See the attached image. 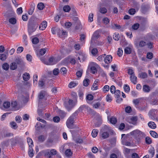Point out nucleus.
Wrapping results in <instances>:
<instances>
[{"mask_svg":"<svg viewBox=\"0 0 158 158\" xmlns=\"http://www.w3.org/2000/svg\"><path fill=\"white\" fill-rule=\"evenodd\" d=\"M102 21L105 24H107L110 22V20L107 17H105L103 19Z\"/></svg>","mask_w":158,"mask_h":158,"instance_id":"60","label":"nucleus"},{"mask_svg":"<svg viewBox=\"0 0 158 158\" xmlns=\"http://www.w3.org/2000/svg\"><path fill=\"white\" fill-rule=\"evenodd\" d=\"M60 29L56 28H52L51 31L52 33L55 34L56 33V32L59 31Z\"/></svg>","mask_w":158,"mask_h":158,"instance_id":"57","label":"nucleus"},{"mask_svg":"<svg viewBox=\"0 0 158 158\" xmlns=\"http://www.w3.org/2000/svg\"><path fill=\"white\" fill-rule=\"evenodd\" d=\"M148 125L151 128L155 129L156 127V125L153 122H150L148 123Z\"/></svg>","mask_w":158,"mask_h":158,"instance_id":"25","label":"nucleus"},{"mask_svg":"<svg viewBox=\"0 0 158 158\" xmlns=\"http://www.w3.org/2000/svg\"><path fill=\"white\" fill-rule=\"evenodd\" d=\"M35 9V7L33 6H32L30 8V9L29 11V14L30 15H31L34 11Z\"/></svg>","mask_w":158,"mask_h":158,"instance_id":"59","label":"nucleus"},{"mask_svg":"<svg viewBox=\"0 0 158 158\" xmlns=\"http://www.w3.org/2000/svg\"><path fill=\"white\" fill-rule=\"evenodd\" d=\"M115 97L117 98H118L120 95V91L119 90H116L114 93Z\"/></svg>","mask_w":158,"mask_h":158,"instance_id":"49","label":"nucleus"},{"mask_svg":"<svg viewBox=\"0 0 158 158\" xmlns=\"http://www.w3.org/2000/svg\"><path fill=\"white\" fill-rule=\"evenodd\" d=\"M44 82L43 79H41L38 82V85L39 87H42L44 86Z\"/></svg>","mask_w":158,"mask_h":158,"instance_id":"53","label":"nucleus"},{"mask_svg":"<svg viewBox=\"0 0 158 158\" xmlns=\"http://www.w3.org/2000/svg\"><path fill=\"white\" fill-rule=\"evenodd\" d=\"M73 120L74 119L70 117L66 121V125L69 128L72 129L73 128Z\"/></svg>","mask_w":158,"mask_h":158,"instance_id":"9","label":"nucleus"},{"mask_svg":"<svg viewBox=\"0 0 158 158\" xmlns=\"http://www.w3.org/2000/svg\"><path fill=\"white\" fill-rule=\"evenodd\" d=\"M78 112L77 111H76L73 113L70 117L73 119L76 118L78 114Z\"/></svg>","mask_w":158,"mask_h":158,"instance_id":"58","label":"nucleus"},{"mask_svg":"<svg viewBox=\"0 0 158 158\" xmlns=\"http://www.w3.org/2000/svg\"><path fill=\"white\" fill-rule=\"evenodd\" d=\"M90 64L91 66H92L93 67H95V68H99V66L96 63L94 62H92L90 63Z\"/></svg>","mask_w":158,"mask_h":158,"instance_id":"63","label":"nucleus"},{"mask_svg":"<svg viewBox=\"0 0 158 158\" xmlns=\"http://www.w3.org/2000/svg\"><path fill=\"white\" fill-rule=\"evenodd\" d=\"M110 87L108 85H105L103 88V90L105 93H106L109 91Z\"/></svg>","mask_w":158,"mask_h":158,"instance_id":"44","label":"nucleus"},{"mask_svg":"<svg viewBox=\"0 0 158 158\" xmlns=\"http://www.w3.org/2000/svg\"><path fill=\"white\" fill-rule=\"evenodd\" d=\"M123 54V51L121 48H119L118 49V51H117V54L118 55L119 57H121L122 56Z\"/></svg>","mask_w":158,"mask_h":158,"instance_id":"48","label":"nucleus"},{"mask_svg":"<svg viewBox=\"0 0 158 158\" xmlns=\"http://www.w3.org/2000/svg\"><path fill=\"white\" fill-rule=\"evenodd\" d=\"M137 77L135 74L131 75L130 77V79L131 82L134 84L137 83Z\"/></svg>","mask_w":158,"mask_h":158,"instance_id":"17","label":"nucleus"},{"mask_svg":"<svg viewBox=\"0 0 158 158\" xmlns=\"http://www.w3.org/2000/svg\"><path fill=\"white\" fill-rule=\"evenodd\" d=\"M149 8L145 6L142 5L141 8L142 12L144 14L146 13L148 10Z\"/></svg>","mask_w":158,"mask_h":158,"instance_id":"26","label":"nucleus"},{"mask_svg":"<svg viewBox=\"0 0 158 158\" xmlns=\"http://www.w3.org/2000/svg\"><path fill=\"white\" fill-rule=\"evenodd\" d=\"M65 153L67 156H71L73 154V153L70 149H67L65 151Z\"/></svg>","mask_w":158,"mask_h":158,"instance_id":"29","label":"nucleus"},{"mask_svg":"<svg viewBox=\"0 0 158 158\" xmlns=\"http://www.w3.org/2000/svg\"><path fill=\"white\" fill-rule=\"evenodd\" d=\"M74 95L75 96V99L74 100L69 99L68 101V103H64V105L65 108L68 110H69L73 107L75 106L77 103V101L76 99L77 94L74 93Z\"/></svg>","mask_w":158,"mask_h":158,"instance_id":"3","label":"nucleus"},{"mask_svg":"<svg viewBox=\"0 0 158 158\" xmlns=\"http://www.w3.org/2000/svg\"><path fill=\"white\" fill-rule=\"evenodd\" d=\"M56 63L55 59L53 57H50L48 60V61L46 63V64L48 65H52Z\"/></svg>","mask_w":158,"mask_h":158,"instance_id":"14","label":"nucleus"},{"mask_svg":"<svg viewBox=\"0 0 158 158\" xmlns=\"http://www.w3.org/2000/svg\"><path fill=\"white\" fill-rule=\"evenodd\" d=\"M9 22L11 24H15L16 22V20L14 18H11L9 19Z\"/></svg>","mask_w":158,"mask_h":158,"instance_id":"42","label":"nucleus"},{"mask_svg":"<svg viewBox=\"0 0 158 158\" xmlns=\"http://www.w3.org/2000/svg\"><path fill=\"white\" fill-rule=\"evenodd\" d=\"M61 73L63 74H66L67 72V70L65 67L61 68L60 69Z\"/></svg>","mask_w":158,"mask_h":158,"instance_id":"55","label":"nucleus"},{"mask_svg":"<svg viewBox=\"0 0 158 158\" xmlns=\"http://www.w3.org/2000/svg\"><path fill=\"white\" fill-rule=\"evenodd\" d=\"M156 110L155 109L151 110L149 113V116L150 118L154 120L156 119Z\"/></svg>","mask_w":158,"mask_h":158,"instance_id":"11","label":"nucleus"},{"mask_svg":"<svg viewBox=\"0 0 158 158\" xmlns=\"http://www.w3.org/2000/svg\"><path fill=\"white\" fill-rule=\"evenodd\" d=\"M30 77L29 74L27 73H24L23 75V79L25 81H27L28 80Z\"/></svg>","mask_w":158,"mask_h":158,"instance_id":"23","label":"nucleus"},{"mask_svg":"<svg viewBox=\"0 0 158 158\" xmlns=\"http://www.w3.org/2000/svg\"><path fill=\"white\" fill-rule=\"evenodd\" d=\"M113 131L111 128L108 126L105 125L103 127V129H102L101 132V133L102 137L104 139L108 138L109 136V132H113Z\"/></svg>","mask_w":158,"mask_h":158,"instance_id":"1","label":"nucleus"},{"mask_svg":"<svg viewBox=\"0 0 158 158\" xmlns=\"http://www.w3.org/2000/svg\"><path fill=\"white\" fill-rule=\"evenodd\" d=\"M110 122L111 123L115 124L117 122V118L115 117H112L110 119Z\"/></svg>","mask_w":158,"mask_h":158,"instance_id":"30","label":"nucleus"},{"mask_svg":"<svg viewBox=\"0 0 158 158\" xmlns=\"http://www.w3.org/2000/svg\"><path fill=\"white\" fill-rule=\"evenodd\" d=\"M11 106L13 108V109L14 110H18L19 108L17 107V103L16 101H14L12 102L11 103Z\"/></svg>","mask_w":158,"mask_h":158,"instance_id":"19","label":"nucleus"},{"mask_svg":"<svg viewBox=\"0 0 158 158\" xmlns=\"http://www.w3.org/2000/svg\"><path fill=\"white\" fill-rule=\"evenodd\" d=\"M15 120L17 122L20 123L21 122L22 118L19 116H17L15 118Z\"/></svg>","mask_w":158,"mask_h":158,"instance_id":"62","label":"nucleus"},{"mask_svg":"<svg viewBox=\"0 0 158 158\" xmlns=\"http://www.w3.org/2000/svg\"><path fill=\"white\" fill-rule=\"evenodd\" d=\"M2 67L4 70H7L9 68V65L7 63H5L2 65Z\"/></svg>","mask_w":158,"mask_h":158,"instance_id":"46","label":"nucleus"},{"mask_svg":"<svg viewBox=\"0 0 158 158\" xmlns=\"http://www.w3.org/2000/svg\"><path fill=\"white\" fill-rule=\"evenodd\" d=\"M33 147H31L29 148L28 151V155L30 157H32L33 156L34 154L33 153Z\"/></svg>","mask_w":158,"mask_h":158,"instance_id":"32","label":"nucleus"},{"mask_svg":"<svg viewBox=\"0 0 158 158\" xmlns=\"http://www.w3.org/2000/svg\"><path fill=\"white\" fill-rule=\"evenodd\" d=\"M89 80L88 78L85 79L83 82V85L85 86H87L89 83Z\"/></svg>","mask_w":158,"mask_h":158,"instance_id":"34","label":"nucleus"},{"mask_svg":"<svg viewBox=\"0 0 158 158\" xmlns=\"http://www.w3.org/2000/svg\"><path fill=\"white\" fill-rule=\"evenodd\" d=\"M38 8L40 10H43L44 7V5L43 3L40 2L37 5Z\"/></svg>","mask_w":158,"mask_h":158,"instance_id":"41","label":"nucleus"},{"mask_svg":"<svg viewBox=\"0 0 158 158\" xmlns=\"http://www.w3.org/2000/svg\"><path fill=\"white\" fill-rule=\"evenodd\" d=\"M48 94L45 91H41L39 93L38 96L39 98L38 106L41 107V102L42 100L44 101L45 100L46 98V97L48 96Z\"/></svg>","mask_w":158,"mask_h":158,"instance_id":"4","label":"nucleus"},{"mask_svg":"<svg viewBox=\"0 0 158 158\" xmlns=\"http://www.w3.org/2000/svg\"><path fill=\"white\" fill-rule=\"evenodd\" d=\"M38 76L37 75L35 74L33 77V81L34 85H36L37 82Z\"/></svg>","mask_w":158,"mask_h":158,"instance_id":"47","label":"nucleus"},{"mask_svg":"<svg viewBox=\"0 0 158 158\" xmlns=\"http://www.w3.org/2000/svg\"><path fill=\"white\" fill-rule=\"evenodd\" d=\"M124 90L126 93H128L130 91V88L127 85H125L124 86Z\"/></svg>","mask_w":158,"mask_h":158,"instance_id":"39","label":"nucleus"},{"mask_svg":"<svg viewBox=\"0 0 158 158\" xmlns=\"http://www.w3.org/2000/svg\"><path fill=\"white\" fill-rule=\"evenodd\" d=\"M99 11L101 13L105 14L107 12V10L105 7H102L100 8Z\"/></svg>","mask_w":158,"mask_h":158,"instance_id":"37","label":"nucleus"},{"mask_svg":"<svg viewBox=\"0 0 158 158\" xmlns=\"http://www.w3.org/2000/svg\"><path fill=\"white\" fill-rule=\"evenodd\" d=\"M94 98L93 96L91 94H88L86 97V99L87 101H91Z\"/></svg>","mask_w":158,"mask_h":158,"instance_id":"43","label":"nucleus"},{"mask_svg":"<svg viewBox=\"0 0 158 158\" xmlns=\"http://www.w3.org/2000/svg\"><path fill=\"white\" fill-rule=\"evenodd\" d=\"M47 50V48L41 49L39 50H36V53L38 56H41L44 55L45 53Z\"/></svg>","mask_w":158,"mask_h":158,"instance_id":"10","label":"nucleus"},{"mask_svg":"<svg viewBox=\"0 0 158 158\" xmlns=\"http://www.w3.org/2000/svg\"><path fill=\"white\" fill-rule=\"evenodd\" d=\"M125 135L123 134L122 135V142L123 145H125L126 146H131V143L130 142L128 141H125L123 139V136H125Z\"/></svg>","mask_w":158,"mask_h":158,"instance_id":"18","label":"nucleus"},{"mask_svg":"<svg viewBox=\"0 0 158 158\" xmlns=\"http://www.w3.org/2000/svg\"><path fill=\"white\" fill-rule=\"evenodd\" d=\"M98 130L97 129H94L93 130L92 132V135L93 137H96L98 135Z\"/></svg>","mask_w":158,"mask_h":158,"instance_id":"31","label":"nucleus"},{"mask_svg":"<svg viewBox=\"0 0 158 158\" xmlns=\"http://www.w3.org/2000/svg\"><path fill=\"white\" fill-rule=\"evenodd\" d=\"M99 80L98 79H97L94 81L91 88L92 90H95L98 89V83L99 82Z\"/></svg>","mask_w":158,"mask_h":158,"instance_id":"13","label":"nucleus"},{"mask_svg":"<svg viewBox=\"0 0 158 158\" xmlns=\"http://www.w3.org/2000/svg\"><path fill=\"white\" fill-rule=\"evenodd\" d=\"M116 90H115V87L114 85H112L110 88V91L112 94H114Z\"/></svg>","mask_w":158,"mask_h":158,"instance_id":"61","label":"nucleus"},{"mask_svg":"<svg viewBox=\"0 0 158 158\" xmlns=\"http://www.w3.org/2000/svg\"><path fill=\"white\" fill-rule=\"evenodd\" d=\"M112 57L111 55H107L104 56V61L107 64H109L112 61Z\"/></svg>","mask_w":158,"mask_h":158,"instance_id":"12","label":"nucleus"},{"mask_svg":"<svg viewBox=\"0 0 158 158\" xmlns=\"http://www.w3.org/2000/svg\"><path fill=\"white\" fill-rule=\"evenodd\" d=\"M98 68H95L91 66L90 68L91 72L93 74H95L97 72V69Z\"/></svg>","mask_w":158,"mask_h":158,"instance_id":"50","label":"nucleus"},{"mask_svg":"<svg viewBox=\"0 0 158 158\" xmlns=\"http://www.w3.org/2000/svg\"><path fill=\"white\" fill-rule=\"evenodd\" d=\"M138 77L144 79L147 77V74L145 72H142L139 74Z\"/></svg>","mask_w":158,"mask_h":158,"instance_id":"27","label":"nucleus"},{"mask_svg":"<svg viewBox=\"0 0 158 158\" xmlns=\"http://www.w3.org/2000/svg\"><path fill=\"white\" fill-rule=\"evenodd\" d=\"M57 152L55 149H52L51 150H46L44 152V155L48 158H50L53 156L57 154Z\"/></svg>","mask_w":158,"mask_h":158,"instance_id":"5","label":"nucleus"},{"mask_svg":"<svg viewBox=\"0 0 158 158\" xmlns=\"http://www.w3.org/2000/svg\"><path fill=\"white\" fill-rule=\"evenodd\" d=\"M148 152L150 154L151 157H152L155 154V151L154 148L151 147L148 150Z\"/></svg>","mask_w":158,"mask_h":158,"instance_id":"24","label":"nucleus"},{"mask_svg":"<svg viewBox=\"0 0 158 158\" xmlns=\"http://www.w3.org/2000/svg\"><path fill=\"white\" fill-rule=\"evenodd\" d=\"M27 141L29 148L34 146L33 141L31 138L29 137L27 138Z\"/></svg>","mask_w":158,"mask_h":158,"instance_id":"22","label":"nucleus"},{"mask_svg":"<svg viewBox=\"0 0 158 158\" xmlns=\"http://www.w3.org/2000/svg\"><path fill=\"white\" fill-rule=\"evenodd\" d=\"M71 9L70 7L68 5L64 6L63 7V10L65 12H69Z\"/></svg>","mask_w":158,"mask_h":158,"instance_id":"45","label":"nucleus"},{"mask_svg":"<svg viewBox=\"0 0 158 158\" xmlns=\"http://www.w3.org/2000/svg\"><path fill=\"white\" fill-rule=\"evenodd\" d=\"M137 118L136 117H132L127 118V121L130 123L136 125L137 123Z\"/></svg>","mask_w":158,"mask_h":158,"instance_id":"8","label":"nucleus"},{"mask_svg":"<svg viewBox=\"0 0 158 158\" xmlns=\"http://www.w3.org/2000/svg\"><path fill=\"white\" fill-rule=\"evenodd\" d=\"M129 13L130 15H133L135 12V10L134 9H131L129 10Z\"/></svg>","mask_w":158,"mask_h":158,"instance_id":"64","label":"nucleus"},{"mask_svg":"<svg viewBox=\"0 0 158 158\" xmlns=\"http://www.w3.org/2000/svg\"><path fill=\"white\" fill-rule=\"evenodd\" d=\"M7 58V56L4 54H0V59L2 61L5 60Z\"/></svg>","mask_w":158,"mask_h":158,"instance_id":"40","label":"nucleus"},{"mask_svg":"<svg viewBox=\"0 0 158 158\" xmlns=\"http://www.w3.org/2000/svg\"><path fill=\"white\" fill-rule=\"evenodd\" d=\"M124 153L126 156L129 155L130 154V149L127 148H124Z\"/></svg>","mask_w":158,"mask_h":158,"instance_id":"52","label":"nucleus"},{"mask_svg":"<svg viewBox=\"0 0 158 158\" xmlns=\"http://www.w3.org/2000/svg\"><path fill=\"white\" fill-rule=\"evenodd\" d=\"M93 14L91 13L89 14L88 17V21L89 22H92L93 20Z\"/></svg>","mask_w":158,"mask_h":158,"instance_id":"56","label":"nucleus"},{"mask_svg":"<svg viewBox=\"0 0 158 158\" xmlns=\"http://www.w3.org/2000/svg\"><path fill=\"white\" fill-rule=\"evenodd\" d=\"M129 134L138 142L139 141L140 139L143 135L142 132L138 129L132 131Z\"/></svg>","mask_w":158,"mask_h":158,"instance_id":"2","label":"nucleus"},{"mask_svg":"<svg viewBox=\"0 0 158 158\" xmlns=\"http://www.w3.org/2000/svg\"><path fill=\"white\" fill-rule=\"evenodd\" d=\"M105 56H106V54H104L102 55L99 56L97 58V59L99 61H102L103 60L104 61V58Z\"/></svg>","mask_w":158,"mask_h":158,"instance_id":"51","label":"nucleus"},{"mask_svg":"<svg viewBox=\"0 0 158 158\" xmlns=\"http://www.w3.org/2000/svg\"><path fill=\"white\" fill-rule=\"evenodd\" d=\"M32 43L34 44H36L39 42V40L37 37H35L32 40Z\"/></svg>","mask_w":158,"mask_h":158,"instance_id":"54","label":"nucleus"},{"mask_svg":"<svg viewBox=\"0 0 158 158\" xmlns=\"http://www.w3.org/2000/svg\"><path fill=\"white\" fill-rule=\"evenodd\" d=\"M17 65L16 62H13L10 65V68L11 69L14 70L17 68Z\"/></svg>","mask_w":158,"mask_h":158,"instance_id":"35","label":"nucleus"},{"mask_svg":"<svg viewBox=\"0 0 158 158\" xmlns=\"http://www.w3.org/2000/svg\"><path fill=\"white\" fill-rule=\"evenodd\" d=\"M15 62L20 67H22L24 65V63L23 60L19 59H17L15 60Z\"/></svg>","mask_w":158,"mask_h":158,"instance_id":"16","label":"nucleus"},{"mask_svg":"<svg viewBox=\"0 0 158 158\" xmlns=\"http://www.w3.org/2000/svg\"><path fill=\"white\" fill-rule=\"evenodd\" d=\"M86 57V56L85 54H81L79 55L77 59L80 61H81V60L83 61L85 59Z\"/></svg>","mask_w":158,"mask_h":158,"instance_id":"21","label":"nucleus"},{"mask_svg":"<svg viewBox=\"0 0 158 158\" xmlns=\"http://www.w3.org/2000/svg\"><path fill=\"white\" fill-rule=\"evenodd\" d=\"M99 32L98 30L96 31L94 33L91 39L90 44V45L89 47L90 49L93 47L92 46L93 45L94 43V40L95 39H98L99 37Z\"/></svg>","mask_w":158,"mask_h":158,"instance_id":"6","label":"nucleus"},{"mask_svg":"<svg viewBox=\"0 0 158 158\" xmlns=\"http://www.w3.org/2000/svg\"><path fill=\"white\" fill-rule=\"evenodd\" d=\"M150 133L151 136L154 138H157L158 137V135L157 133L154 131H150Z\"/></svg>","mask_w":158,"mask_h":158,"instance_id":"33","label":"nucleus"},{"mask_svg":"<svg viewBox=\"0 0 158 158\" xmlns=\"http://www.w3.org/2000/svg\"><path fill=\"white\" fill-rule=\"evenodd\" d=\"M131 48L130 47H127L125 48L124 49L125 53L127 54L131 53Z\"/></svg>","mask_w":158,"mask_h":158,"instance_id":"38","label":"nucleus"},{"mask_svg":"<svg viewBox=\"0 0 158 158\" xmlns=\"http://www.w3.org/2000/svg\"><path fill=\"white\" fill-rule=\"evenodd\" d=\"M134 44L135 46L138 48L139 47H143L146 44V43L143 40H141L138 43L137 41H134Z\"/></svg>","mask_w":158,"mask_h":158,"instance_id":"7","label":"nucleus"},{"mask_svg":"<svg viewBox=\"0 0 158 158\" xmlns=\"http://www.w3.org/2000/svg\"><path fill=\"white\" fill-rule=\"evenodd\" d=\"M3 107L5 109H8L9 108L10 106V102H5L3 104Z\"/></svg>","mask_w":158,"mask_h":158,"instance_id":"28","label":"nucleus"},{"mask_svg":"<svg viewBox=\"0 0 158 158\" xmlns=\"http://www.w3.org/2000/svg\"><path fill=\"white\" fill-rule=\"evenodd\" d=\"M47 23L46 21H44L40 24L39 27V29L40 30H44L47 26Z\"/></svg>","mask_w":158,"mask_h":158,"instance_id":"15","label":"nucleus"},{"mask_svg":"<svg viewBox=\"0 0 158 158\" xmlns=\"http://www.w3.org/2000/svg\"><path fill=\"white\" fill-rule=\"evenodd\" d=\"M77 85V83H76L74 82H71L68 85L69 87L70 88H72L76 86Z\"/></svg>","mask_w":158,"mask_h":158,"instance_id":"36","label":"nucleus"},{"mask_svg":"<svg viewBox=\"0 0 158 158\" xmlns=\"http://www.w3.org/2000/svg\"><path fill=\"white\" fill-rule=\"evenodd\" d=\"M143 89L145 92L149 93L150 91L151 88L148 85H144L143 86Z\"/></svg>","mask_w":158,"mask_h":158,"instance_id":"20","label":"nucleus"}]
</instances>
